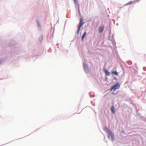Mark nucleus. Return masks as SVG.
Here are the masks:
<instances>
[{
    "label": "nucleus",
    "instance_id": "nucleus-4",
    "mask_svg": "<svg viewBox=\"0 0 146 146\" xmlns=\"http://www.w3.org/2000/svg\"><path fill=\"white\" fill-rule=\"evenodd\" d=\"M104 27L103 26H101L99 27V33H100L102 32L104 30Z\"/></svg>",
    "mask_w": 146,
    "mask_h": 146
},
{
    "label": "nucleus",
    "instance_id": "nucleus-6",
    "mask_svg": "<svg viewBox=\"0 0 146 146\" xmlns=\"http://www.w3.org/2000/svg\"><path fill=\"white\" fill-rule=\"evenodd\" d=\"M111 110L113 113H115V108L113 106H112L111 108Z\"/></svg>",
    "mask_w": 146,
    "mask_h": 146
},
{
    "label": "nucleus",
    "instance_id": "nucleus-5",
    "mask_svg": "<svg viewBox=\"0 0 146 146\" xmlns=\"http://www.w3.org/2000/svg\"><path fill=\"white\" fill-rule=\"evenodd\" d=\"M104 130L107 133V134L111 131H110L109 129L107 127L104 128Z\"/></svg>",
    "mask_w": 146,
    "mask_h": 146
},
{
    "label": "nucleus",
    "instance_id": "nucleus-11",
    "mask_svg": "<svg viewBox=\"0 0 146 146\" xmlns=\"http://www.w3.org/2000/svg\"><path fill=\"white\" fill-rule=\"evenodd\" d=\"M114 94V93H113H113H112V94Z\"/></svg>",
    "mask_w": 146,
    "mask_h": 146
},
{
    "label": "nucleus",
    "instance_id": "nucleus-7",
    "mask_svg": "<svg viewBox=\"0 0 146 146\" xmlns=\"http://www.w3.org/2000/svg\"><path fill=\"white\" fill-rule=\"evenodd\" d=\"M104 72H105V73L106 76H110V73L108 71V70H105Z\"/></svg>",
    "mask_w": 146,
    "mask_h": 146
},
{
    "label": "nucleus",
    "instance_id": "nucleus-8",
    "mask_svg": "<svg viewBox=\"0 0 146 146\" xmlns=\"http://www.w3.org/2000/svg\"><path fill=\"white\" fill-rule=\"evenodd\" d=\"M86 31H85L83 35L81 38L82 40H83L84 38H85V36L86 35Z\"/></svg>",
    "mask_w": 146,
    "mask_h": 146
},
{
    "label": "nucleus",
    "instance_id": "nucleus-1",
    "mask_svg": "<svg viewBox=\"0 0 146 146\" xmlns=\"http://www.w3.org/2000/svg\"><path fill=\"white\" fill-rule=\"evenodd\" d=\"M120 86V84L118 83H117L111 87L110 90L111 91L113 90L114 92L116 90L119 89Z\"/></svg>",
    "mask_w": 146,
    "mask_h": 146
},
{
    "label": "nucleus",
    "instance_id": "nucleus-10",
    "mask_svg": "<svg viewBox=\"0 0 146 146\" xmlns=\"http://www.w3.org/2000/svg\"><path fill=\"white\" fill-rule=\"evenodd\" d=\"M74 2V3L75 4H76L77 3V0H73Z\"/></svg>",
    "mask_w": 146,
    "mask_h": 146
},
{
    "label": "nucleus",
    "instance_id": "nucleus-3",
    "mask_svg": "<svg viewBox=\"0 0 146 146\" xmlns=\"http://www.w3.org/2000/svg\"><path fill=\"white\" fill-rule=\"evenodd\" d=\"M107 135L108 138H111L112 141H113L114 140V135L111 131L108 133Z\"/></svg>",
    "mask_w": 146,
    "mask_h": 146
},
{
    "label": "nucleus",
    "instance_id": "nucleus-2",
    "mask_svg": "<svg viewBox=\"0 0 146 146\" xmlns=\"http://www.w3.org/2000/svg\"><path fill=\"white\" fill-rule=\"evenodd\" d=\"M84 23L83 22L82 19H81L80 20V22L79 24V26L78 28V30L77 31V33L78 34L79 33L80 31V28L82 26Z\"/></svg>",
    "mask_w": 146,
    "mask_h": 146
},
{
    "label": "nucleus",
    "instance_id": "nucleus-9",
    "mask_svg": "<svg viewBox=\"0 0 146 146\" xmlns=\"http://www.w3.org/2000/svg\"><path fill=\"white\" fill-rule=\"evenodd\" d=\"M112 73L113 74L117 76L118 75V73L116 71H113L112 72Z\"/></svg>",
    "mask_w": 146,
    "mask_h": 146
}]
</instances>
